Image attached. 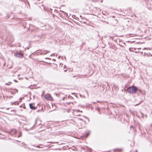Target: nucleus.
<instances>
[{"label":"nucleus","instance_id":"1","mask_svg":"<svg viewBox=\"0 0 152 152\" xmlns=\"http://www.w3.org/2000/svg\"><path fill=\"white\" fill-rule=\"evenodd\" d=\"M137 90V87L134 86L129 87L127 89V91L130 94H133L136 93Z\"/></svg>","mask_w":152,"mask_h":152},{"label":"nucleus","instance_id":"2","mask_svg":"<svg viewBox=\"0 0 152 152\" xmlns=\"http://www.w3.org/2000/svg\"><path fill=\"white\" fill-rule=\"evenodd\" d=\"M15 56L16 57L21 58L23 56V54L21 53H18L15 54Z\"/></svg>","mask_w":152,"mask_h":152},{"label":"nucleus","instance_id":"3","mask_svg":"<svg viewBox=\"0 0 152 152\" xmlns=\"http://www.w3.org/2000/svg\"><path fill=\"white\" fill-rule=\"evenodd\" d=\"M16 133V130L15 129H12L11 130L10 134L12 135H14Z\"/></svg>","mask_w":152,"mask_h":152},{"label":"nucleus","instance_id":"4","mask_svg":"<svg viewBox=\"0 0 152 152\" xmlns=\"http://www.w3.org/2000/svg\"><path fill=\"white\" fill-rule=\"evenodd\" d=\"M50 97L51 95L49 94H46L45 95V98L48 100H49Z\"/></svg>","mask_w":152,"mask_h":152},{"label":"nucleus","instance_id":"5","mask_svg":"<svg viewBox=\"0 0 152 152\" xmlns=\"http://www.w3.org/2000/svg\"><path fill=\"white\" fill-rule=\"evenodd\" d=\"M29 106L30 107V108L32 110H34L36 108V107H34L33 106L32 104H29Z\"/></svg>","mask_w":152,"mask_h":152},{"label":"nucleus","instance_id":"6","mask_svg":"<svg viewBox=\"0 0 152 152\" xmlns=\"http://www.w3.org/2000/svg\"><path fill=\"white\" fill-rule=\"evenodd\" d=\"M89 134H90L89 132H88L86 133V135H85V137L86 138L89 135Z\"/></svg>","mask_w":152,"mask_h":152},{"label":"nucleus","instance_id":"7","mask_svg":"<svg viewBox=\"0 0 152 152\" xmlns=\"http://www.w3.org/2000/svg\"><path fill=\"white\" fill-rule=\"evenodd\" d=\"M130 128L131 129H133V130L134 131H136V129L134 128V127L133 126H130Z\"/></svg>","mask_w":152,"mask_h":152},{"label":"nucleus","instance_id":"8","mask_svg":"<svg viewBox=\"0 0 152 152\" xmlns=\"http://www.w3.org/2000/svg\"><path fill=\"white\" fill-rule=\"evenodd\" d=\"M11 83V82H9L8 83H6L5 84V85H10Z\"/></svg>","mask_w":152,"mask_h":152},{"label":"nucleus","instance_id":"9","mask_svg":"<svg viewBox=\"0 0 152 152\" xmlns=\"http://www.w3.org/2000/svg\"><path fill=\"white\" fill-rule=\"evenodd\" d=\"M97 102H99L101 104H103L104 103V102H101L100 101H97Z\"/></svg>","mask_w":152,"mask_h":152},{"label":"nucleus","instance_id":"10","mask_svg":"<svg viewBox=\"0 0 152 152\" xmlns=\"http://www.w3.org/2000/svg\"><path fill=\"white\" fill-rule=\"evenodd\" d=\"M47 54V52H44L43 51V54L45 55V54Z\"/></svg>","mask_w":152,"mask_h":152},{"label":"nucleus","instance_id":"11","mask_svg":"<svg viewBox=\"0 0 152 152\" xmlns=\"http://www.w3.org/2000/svg\"><path fill=\"white\" fill-rule=\"evenodd\" d=\"M110 38L112 40H113L114 39V37H113L110 36Z\"/></svg>","mask_w":152,"mask_h":152},{"label":"nucleus","instance_id":"12","mask_svg":"<svg viewBox=\"0 0 152 152\" xmlns=\"http://www.w3.org/2000/svg\"><path fill=\"white\" fill-rule=\"evenodd\" d=\"M55 53H52L50 55V56H55Z\"/></svg>","mask_w":152,"mask_h":152},{"label":"nucleus","instance_id":"13","mask_svg":"<svg viewBox=\"0 0 152 152\" xmlns=\"http://www.w3.org/2000/svg\"><path fill=\"white\" fill-rule=\"evenodd\" d=\"M44 52H47V53H49L50 52V51H48V50H44Z\"/></svg>","mask_w":152,"mask_h":152},{"label":"nucleus","instance_id":"14","mask_svg":"<svg viewBox=\"0 0 152 152\" xmlns=\"http://www.w3.org/2000/svg\"><path fill=\"white\" fill-rule=\"evenodd\" d=\"M34 146H35V147H37V148H40L38 145H37V146H36V145H34Z\"/></svg>","mask_w":152,"mask_h":152},{"label":"nucleus","instance_id":"15","mask_svg":"<svg viewBox=\"0 0 152 152\" xmlns=\"http://www.w3.org/2000/svg\"><path fill=\"white\" fill-rule=\"evenodd\" d=\"M45 58L46 59H50V60H51V59L50 58H48V57L46 58Z\"/></svg>","mask_w":152,"mask_h":152},{"label":"nucleus","instance_id":"16","mask_svg":"<svg viewBox=\"0 0 152 152\" xmlns=\"http://www.w3.org/2000/svg\"><path fill=\"white\" fill-rule=\"evenodd\" d=\"M14 81L15 82H18V81L16 80H14Z\"/></svg>","mask_w":152,"mask_h":152},{"label":"nucleus","instance_id":"17","mask_svg":"<svg viewBox=\"0 0 152 152\" xmlns=\"http://www.w3.org/2000/svg\"><path fill=\"white\" fill-rule=\"evenodd\" d=\"M21 136V132H20V135L18 136V137H20Z\"/></svg>","mask_w":152,"mask_h":152},{"label":"nucleus","instance_id":"18","mask_svg":"<svg viewBox=\"0 0 152 152\" xmlns=\"http://www.w3.org/2000/svg\"><path fill=\"white\" fill-rule=\"evenodd\" d=\"M97 110L98 111H99V108L98 107H97Z\"/></svg>","mask_w":152,"mask_h":152},{"label":"nucleus","instance_id":"19","mask_svg":"<svg viewBox=\"0 0 152 152\" xmlns=\"http://www.w3.org/2000/svg\"><path fill=\"white\" fill-rule=\"evenodd\" d=\"M97 10L98 11H100V9H99V8H97Z\"/></svg>","mask_w":152,"mask_h":152},{"label":"nucleus","instance_id":"20","mask_svg":"<svg viewBox=\"0 0 152 152\" xmlns=\"http://www.w3.org/2000/svg\"><path fill=\"white\" fill-rule=\"evenodd\" d=\"M61 57V56H58V59H60Z\"/></svg>","mask_w":152,"mask_h":152},{"label":"nucleus","instance_id":"21","mask_svg":"<svg viewBox=\"0 0 152 152\" xmlns=\"http://www.w3.org/2000/svg\"><path fill=\"white\" fill-rule=\"evenodd\" d=\"M43 52H42L40 54V55H42V54H43Z\"/></svg>","mask_w":152,"mask_h":152},{"label":"nucleus","instance_id":"22","mask_svg":"<svg viewBox=\"0 0 152 152\" xmlns=\"http://www.w3.org/2000/svg\"><path fill=\"white\" fill-rule=\"evenodd\" d=\"M114 151H115V150H118V149H114L113 150Z\"/></svg>","mask_w":152,"mask_h":152},{"label":"nucleus","instance_id":"23","mask_svg":"<svg viewBox=\"0 0 152 152\" xmlns=\"http://www.w3.org/2000/svg\"><path fill=\"white\" fill-rule=\"evenodd\" d=\"M53 61H55V59H53Z\"/></svg>","mask_w":152,"mask_h":152},{"label":"nucleus","instance_id":"24","mask_svg":"<svg viewBox=\"0 0 152 152\" xmlns=\"http://www.w3.org/2000/svg\"><path fill=\"white\" fill-rule=\"evenodd\" d=\"M136 104L135 105V106H136V105H137L138 104Z\"/></svg>","mask_w":152,"mask_h":152},{"label":"nucleus","instance_id":"25","mask_svg":"<svg viewBox=\"0 0 152 152\" xmlns=\"http://www.w3.org/2000/svg\"><path fill=\"white\" fill-rule=\"evenodd\" d=\"M56 143H58V142H56Z\"/></svg>","mask_w":152,"mask_h":152},{"label":"nucleus","instance_id":"26","mask_svg":"<svg viewBox=\"0 0 152 152\" xmlns=\"http://www.w3.org/2000/svg\"><path fill=\"white\" fill-rule=\"evenodd\" d=\"M64 58L65 59H66V57H65V56H64Z\"/></svg>","mask_w":152,"mask_h":152},{"label":"nucleus","instance_id":"27","mask_svg":"<svg viewBox=\"0 0 152 152\" xmlns=\"http://www.w3.org/2000/svg\"><path fill=\"white\" fill-rule=\"evenodd\" d=\"M94 104H95V103H96V102H94Z\"/></svg>","mask_w":152,"mask_h":152},{"label":"nucleus","instance_id":"28","mask_svg":"<svg viewBox=\"0 0 152 152\" xmlns=\"http://www.w3.org/2000/svg\"><path fill=\"white\" fill-rule=\"evenodd\" d=\"M29 48H27V49H29Z\"/></svg>","mask_w":152,"mask_h":152},{"label":"nucleus","instance_id":"29","mask_svg":"<svg viewBox=\"0 0 152 152\" xmlns=\"http://www.w3.org/2000/svg\"><path fill=\"white\" fill-rule=\"evenodd\" d=\"M1 133H0V135H1Z\"/></svg>","mask_w":152,"mask_h":152},{"label":"nucleus","instance_id":"30","mask_svg":"<svg viewBox=\"0 0 152 152\" xmlns=\"http://www.w3.org/2000/svg\"><path fill=\"white\" fill-rule=\"evenodd\" d=\"M150 54V55H151V56H152V55H151V54Z\"/></svg>","mask_w":152,"mask_h":152},{"label":"nucleus","instance_id":"31","mask_svg":"<svg viewBox=\"0 0 152 152\" xmlns=\"http://www.w3.org/2000/svg\"><path fill=\"white\" fill-rule=\"evenodd\" d=\"M17 92H18V90H17Z\"/></svg>","mask_w":152,"mask_h":152}]
</instances>
